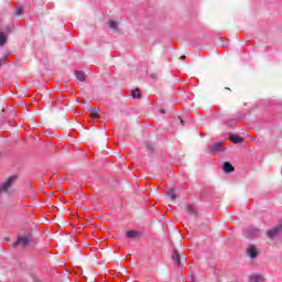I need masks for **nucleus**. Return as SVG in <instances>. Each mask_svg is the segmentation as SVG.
Returning a JSON list of instances; mask_svg holds the SVG:
<instances>
[{"instance_id": "20", "label": "nucleus", "mask_w": 282, "mask_h": 282, "mask_svg": "<svg viewBox=\"0 0 282 282\" xmlns=\"http://www.w3.org/2000/svg\"><path fill=\"white\" fill-rule=\"evenodd\" d=\"M178 120H180L181 124L184 126V120L182 119V117H178Z\"/></svg>"}, {"instance_id": "3", "label": "nucleus", "mask_w": 282, "mask_h": 282, "mask_svg": "<svg viewBox=\"0 0 282 282\" xmlns=\"http://www.w3.org/2000/svg\"><path fill=\"white\" fill-rule=\"evenodd\" d=\"M279 235H282V225L267 231V237H269V239H274V237H279Z\"/></svg>"}, {"instance_id": "19", "label": "nucleus", "mask_w": 282, "mask_h": 282, "mask_svg": "<svg viewBox=\"0 0 282 282\" xmlns=\"http://www.w3.org/2000/svg\"><path fill=\"white\" fill-rule=\"evenodd\" d=\"M15 14H17V17H21V14H23V9L21 7L15 9Z\"/></svg>"}, {"instance_id": "2", "label": "nucleus", "mask_w": 282, "mask_h": 282, "mask_svg": "<svg viewBox=\"0 0 282 282\" xmlns=\"http://www.w3.org/2000/svg\"><path fill=\"white\" fill-rule=\"evenodd\" d=\"M245 237H247V239H254V237H257L259 235V228L257 227H247L243 230Z\"/></svg>"}, {"instance_id": "25", "label": "nucleus", "mask_w": 282, "mask_h": 282, "mask_svg": "<svg viewBox=\"0 0 282 282\" xmlns=\"http://www.w3.org/2000/svg\"><path fill=\"white\" fill-rule=\"evenodd\" d=\"M0 67H1V63H0Z\"/></svg>"}, {"instance_id": "7", "label": "nucleus", "mask_w": 282, "mask_h": 282, "mask_svg": "<svg viewBox=\"0 0 282 282\" xmlns=\"http://www.w3.org/2000/svg\"><path fill=\"white\" fill-rule=\"evenodd\" d=\"M75 76L80 83H85V80H87V75L83 70H76Z\"/></svg>"}, {"instance_id": "16", "label": "nucleus", "mask_w": 282, "mask_h": 282, "mask_svg": "<svg viewBox=\"0 0 282 282\" xmlns=\"http://www.w3.org/2000/svg\"><path fill=\"white\" fill-rule=\"evenodd\" d=\"M126 236L128 237V239H135V237H138V231L129 230L126 232Z\"/></svg>"}, {"instance_id": "17", "label": "nucleus", "mask_w": 282, "mask_h": 282, "mask_svg": "<svg viewBox=\"0 0 282 282\" xmlns=\"http://www.w3.org/2000/svg\"><path fill=\"white\" fill-rule=\"evenodd\" d=\"M131 96H132V98H142V94H140L139 88L131 90Z\"/></svg>"}, {"instance_id": "23", "label": "nucleus", "mask_w": 282, "mask_h": 282, "mask_svg": "<svg viewBox=\"0 0 282 282\" xmlns=\"http://www.w3.org/2000/svg\"><path fill=\"white\" fill-rule=\"evenodd\" d=\"M6 58H8V57H7V56H3V57H2V61H6Z\"/></svg>"}, {"instance_id": "1", "label": "nucleus", "mask_w": 282, "mask_h": 282, "mask_svg": "<svg viewBox=\"0 0 282 282\" xmlns=\"http://www.w3.org/2000/svg\"><path fill=\"white\" fill-rule=\"evenodd\" d=\"M19 180L18 175H11L7 177L1 184H0V197L1 195H14V184H17Z\"/></svg>"}, {"instance_id": "22", "label": "nucleus", "mask_w": 282, "mask_h": 282, "mask_svg": "<svg viewBox=\"0 0 282 282\" xmlns=\"http://www.w3.org/2000/svg\"><path fill=\"white\" fill-rule=\"evenodd\" d=\"M180 58L181 61H184V58H186V55H182Z\"/></svg>"}, {"instance_id": "9", "label": "nucleus", "mask_w": 282, "mask_h": 282, "mask_svg": "<svg viewBox=\"0 0 282 282\" xmlns=\"http://www.w3.org/2000/svg\"><path fill=\"white\" fill-rule=\"evenodd\" d=\"M172 259L174 261V263H176V265H182V257L180 256V251H174L172 254Z\"/></svg>"}, {"instance_id": "5", "label": "nucleus", "mask_w": 282, "mask_h": 282, "mask_svg": "<svg viewBox=\"0 0 282 282\" xmlns=\"http://www.w3.org/2000/svg\"><path fill=\"white\" fill-rule=\"evenodd\" d=\"M259 254V249L254 248V245H249L247 247V257H249V259H257Z\"/></svg>"}, {"instance_id": "15", "label": "nucleus", "mask_w": 282, "mask_h": 282, "mask_svg": "<svg viewBox=\"0 0 282 282\" xmlns=\"http://www.w3.org/2000/svg\"><path fill=\"white\" fill-rule=\"evenodd\" d=\"M108 25H109L110 30H112L113 32H118V22L117 21H109Z\"/></svg>"}, {"instance_id": "21", "label": "nucleus", "mask_w": 282, "mask_h": 282, "mask_svg": "<svg viewBox=\"0 0 282 282\" xmlns=\"http://www.w3.org/2000/svg\"><path fill=\"white\" fill-rule=\"evenodd\" d=\"M228 124H229V126L235 124V120H230V121L228 122Z\"/></svg>"}, {"instance_id": "4", "label": "nucleus", "mask_w": 282, "mask_h": 282, "mask_svg": "<svg viewBox=\"0 0 282 282\" xmlns=\"http://www.w3.org/2000/svg\"><path fill=\"white\" fill-rule=\"evenodd\" d=\"M209 151L214 155H217V153L224 152V143L217 142V143H215L213 145H209Z\"/></svg>"}, {"instance_id": "6", "label": "nucleus", "mask_w": 282, "mask_h": 282, "mask_svg": "<svg viewBox=\"0 0 282 282\" xmlns=\"http://www.w3.org/2000/svg\"><path fill=\"white\" fill-rule=\"evenodd\" d=\"M30 245V236H20L15 242V246H29Z\"/></svg>"}, {"instance_id": "10", "label": "nucleus", "mask_w": 282, "mask_h": 282, "mask_svg": "<svg viewBox=\"0 0 282 282\" xmlns=\"http://www.w3.org/2000/svg\"><path fill=\"white\" fill-rule=\"evenodd\" d=\"M265 279L261 274H253L250 276L249 282H264Z\"/></svg>"}, {"instance_id": "24", "label": "nucleus", "mask_w": 282, "mask_h": 282, "mask_svg": "<svg viewBox=\"0 0 282 282\" xmlns=\"http://www.w3.org/2000/svg\"><path fill=\"white\" fill-rule=\"evenodd\" d=\"M161 113H164V110H161Z\"/></svg>"}, {"instance_id": "14", "label": "nucleus", "mask_w": 282, "mask_h": 282, "mask_svg": "<svg viewBox=\"0 0 282 282\" xmlns=\"http://www.w3.org/2000/svg\"><path fill=\"white\" fill-rule=\"evenodd\" d=\"M166 196H167L172 202H175V199H177V196L175 195V189H170V191L166 193Z\"/></svg>"}, {"instance_id": "12", "label": "nucleus", "mask_w": 282, "mask_h": 282, "mask_svg": "<svg viewBox=\"0 0 282 282\" xmlns=\"http://www.w3.org/2000/svg\"><path fill=\"white\" fill-rule=\"evenodd\" d=\"M8 43V34L6 32H0V47H3Z\"/></svg>"}, {"instance_id": "13", "label": "nucleus", "mask_w": 282, "mask_h": 282, "mask_svg": "<svg viewBox=\"0 0 282 282\" xmlns=\"http://www.w3.org/2000/svg\"><path fill=\"white\" fill-rule=\"evenodd\" d=\"M89 111L91 118H98V115L100 113V108H89Z\"/></svg>"}, {"instance_id": "8", "label": "nucleus", "mask_w": 282, "mask_h": 282, "mask_svg": "<svg viewBox=\"0 0 282 282\" xmlns=\"http://www.w3.org/2000/svg\"><path fill=\"white\" fill-rule=\"evenodd\" d=\"M223 171H224V173H232L235 171V166H232V164H230V162H225L223 164Z\"/></svg>"}, {"instance_id": "18", "label": "nucleus", "mask_w": 282, "mask_h": 282, "mask_svg": "<svg viewBox=\"0 0 282 282\" xmlns=\"http://www.w3.org/2000/svg\"><path fill=\"white\" fill-rule=\"evenodd\" d=\"M229 140L234 143V144H239V142H241V138L240 137H235L232 134L229 135Z\"/></svg>"}, {"instance_id": "11", "label": "nucleus", "mask_w": 282, "mask_h": 282, "mask_svg": "<svg viewBox=\"0 0 282 282\" xmlns=\"http://www.w3.org/2000/svg\"><path fill=\"white\" fill-rule=\"evenodd\" d=\"M186 213H188V215L197 217V207H195L194 205H187Z\"/></svg>"}]
</instances>
